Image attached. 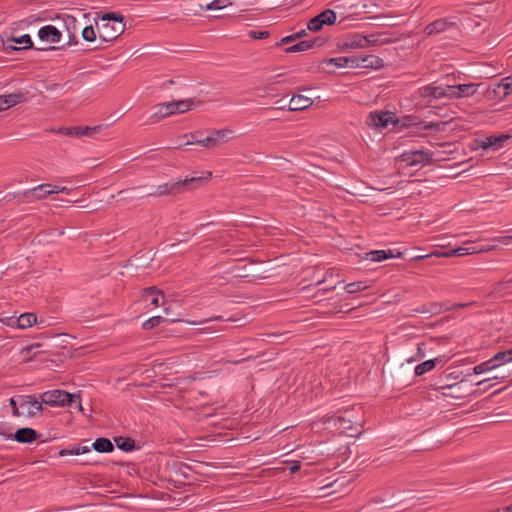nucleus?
<instances>
[{"instance_id": "obj_39", "label": "nucleus", "mask_w": 512, "mask_h": 512, "mask_svg": "<svg viewBox=\"0 0 512 512\" xmlns=\"http://www.w3.org/2000/svg\"><path fill=\"white\" fill-rule=\"evenodd\" d=\"M229 5H231L230 0H213L206 6V9L207 10H220V9L226 8Z\"/></svg>"}, {"instance_id": "obj_7", "label": "nucleus", "mask_w": 512, "mask_h": 512, "mask_svg": "<svg viewBox=\"0 0 512 512\" xmlns=\"http://www.w3.org/2000/svg\"><path fill=\"white\" fill-rule=\"evenodd\" d=\"M395 115L387 111L371 112L367 119V125L374 128H386L390 123H395Z\"/></svg>"}, {"instance_id": "obj_41", "label": "nucleus", "mask_w": 512, "mask_h": 512, "mask_svg": "<svg viewBox=\"0 0 512 512\" xmlns=\"http://www.w3.org/2000/svg\"><path fill=\"white\" fill-rule=\"evenodd\" d=\"M444 91H445L444 98H447L450 100L459 99L457 85H454V86L446 85V86H444Z\"/></svg>"}, {"instance_id": "obj_26", "label": "nucleus", "mask_w": 512, "mask_h": 512, "mask_svg": "<svg viewBox=\"0 0 512 512\" xmlns=\"http://www.w3.org/2000/svg\"><path fill=\"white\" fill-rule=\"evenodd\" d=\"M17 328L25 329L31 327L37 322V317L34 313H24L17 318Z\"/></svg>"}, {"instance_id": "obj_36", "label": "nucleus", "mask_w": 512, "mask_h": 512, "mask_svg": "<svg viewBox=\"0 0 512 512\" xmlns=\"http://www.w3.org/2000/svg\"><path fill=\"white\" fill-rule=\"evenodd\" d=\"M478 250L476 248H465V247H459L457 249L450 250L448 252H445L446 257H453V256H464L468 254H474L477 253Z\"/></svg>"}, {"instance_id": "obj_14", "label": "nucleus", "mask_w": 512, "mask_h": 512, "mask_svg": "<svg viewBox=\"0 0 512 512\" xmlns=\"http://www.w3.org/2000/svg\"><path fill=\"white\" fill-rule=\"evenodd\" d=\"M384 66V62L381 58L368 55L366 57H356L355 68H371V69H380Z\"/></svg>"}, {"instance_id": "obj_9", "label": "nucleus", "mask_w": 512, "mask_h": 512, "mask_svg": "<svg viewBox=\"0 0 512 512\" xmlns=\"http://www.w3.org/2000/svg\"><path fill=\"white\" fill-rule=\"evenodd\" d=\"M416 93L419 97L427 99L429 102L444 98L445 95L444 86H437L434 84L422 86Z\"/></svg>"}, {"instance_id": "obj_38", "label": "nucleus", "mask_w": 512, "mask_h": 512, "mask_svg": "<svg viewBox=\"0 0 512 512\" xmlns=\"http://www.w3.org/2000/svg\"><path fill=\"white\" fill-rule=\"evenodd\" d=\"M512 284V277L509 279H504L502 281L497 282L492 287V293H503L505 290L509 288V285Z\"/></svg>"}, {"instance_id": "obj_40", "label": "nucleus", "mask_w": 512, "mask_h": 512, "mask_svg": "<svg viewBox=\"0 0 512 512\" xmlns=\"http://www.w3.org/2000/svg\"><path fill=\"white\" fill-rule=\"evenodd\" d=\"M163 321H164L163 317L153 316L143 323V328L146 330L152 329V328L158 326Z\"/></svg>"}, {"instance_id": "obj_59", "label": "nucleus", "mask_w": 512, "mask_h": 512, "mask_svg": "<svg viewBox=\"0 0 512 512\" xmlns=\"http://www.w3.org/2000/svg\"><path fill=\"white\" fill-rule=\"evenodd\" d=\"M500 510H501V512H510L509 506H506V507H504V508H502Z\"/></svg>"}, {"instance_id": "obj_61", "label": "nucleus", "mask_w": 512, "mask_h": 512, "mask_svg": "<svg viewBox=\"0 0 512 512\" xmlns=\"http://www.w3.org/2000/svg\"><path fill=\"white\" fill-rule=\"evenodd\" d=\"M465 306H467V304H457V305H455V308H458V307H465Z\"/></svg>"}, {"instance_id": "obj_33", "label": "nucleus", "mask_w": 512, "mask_h": 512, "mask_svg": "<svg viewBox=\"0 0 512 512\" xmlns=\"http://www.w3.org/2000/svg\"><path fill=\"white\" fill-rule=\"evenodd\" d=\"M435 368V360H427L415 367V374L421 376Z\"/></svg>"}, {"instance_id": "obj_35", "label": "nucleus", "mask_w": 512, "mask_h": 512, "mask_svg": "<svg viewBox=\"0 0 512 512\" xmlns=\"http://www.w3.org/2000/svg\"><path fill=\"white\" fill-rule=\"evenodd\" d=\"M368 288H369V285L364 281L349 283L345 286V289L349 294L364 291Z\"/></svg>"}, {"instance_id": "obj_28", "label": "nucleus", "mask_w": 512, "mask_h": 512, "mask_svg": "<svg viewBox=\"0 0 512 512\" xmlns=\"http://www.w3.org/2000/svg\"><path fill=\"white\" fill-rule=\"evenodd\" d=\"M480 84L468 83L457 85L459 99L465 97H471L477 92V88Z\"/></svg>"}, {"instance_id": "obj_43", "label": "nucleus", "mask_w": 512, "mask_h": 512, "mask_svg": "<svg viewBox=\"0 0 512 512\" xmlns=\"http://www.w3.org/2000/svg\"><path fill=\"white\" fill-rule=\"evenodd\" d=\"M448 122H428L423 125L424 130L443 131Z\"/></svg>"}, {"instance_id": "obj_32", "label": "nucleus", "mask_w": 512, "mask_h": 512, "mask_svg": "<svg viewBox=\"0 0 512 512\" xmlns=\"http://www.w3.org/2000/svg\"><path fill=\"white\" fill-rule=\"evenodd\" d=\"M317 16L320 18L323 25H332L337 19L336 13L331 9L324 10Z\"/></svg>"}, {"instance_id": "obj_4", "label": "nucleus", "mask_w": 512, "mask_h": 512, "mask_svg": "<svg viewBox=\"0 0 512 512\" xmlns=\"http://www.w3.org/2000/svg\"><path fill=\"white\" fill-rule=\"evenodd\" d=\"M69 192L70 189L68 187L45 183L24 191L23 196L27 201L32 202L46 199L49 195L52 194H68Z\"/></svg>"}, {"instance_id": "obj_46", "label": "nucleus", "mask_w": 512, "mask_h": 512, "mask_svg": "<svg viewBox=\"0 0 512 512\" xmlns=\"http://www.w3.org/2000/svg\"><path fill=\"white\" fill-rule=\"evenodd\" d=\"M57 132L66 136H79L80 130L79 127H62Z\"/></svg>"}, {"instance_id": "obj_2", "label": "nucleus", "mask_w": 512, "mask_h": 512, "mask_svg": "<svg viewBox=\"0 0 512 512\" xmlns=\"http://www.w3.org/2000/svg\"><path fill=\"white\" fill-rule=\"evenodd\" d=\"M330 421H333L334 426L340 429L341 432H346L348 436L354 437L362 433L363 420L361 418L354 419L349 413L345 416H324L322 418L324 424Z\"/></svg>"}, {"instance_id": "obj_57", "label": "nucleus", "mask_w": 512, "mask_h": 512, "mask_svg": "<svg viewBox=\"0 0 512 512\" xmlns=\"http://www.w3.org/2000/svg\"><path fill=\"white\" fill-rule=\"evenodd\" d=\"M429 256H435V257H446L445 253L434 251Z\"/></svg>"}, {"instance_id": "obj_21", "label": "nucleus", "mask_w": 512, "mask_h": 512, "mask_svg": "<svg viewBox=\"0 0 512 512\" xmlns=\"http://www.w3.org/2000/svg\"><path fill=\"white\" fill-rule=\"evenodd\" d=\"M37 433L32 428L18 429L14 434V439L20 443H31L36 440Z\"/></svg>"}, {"instance_id": "obj_44", "label": "nucleus", "mask_w": 512, "mask_h": 512, "mask_svg": "<svg viewBox=\"0 0 512 512\" xmlns=\"http://www.w3.org/2000/svg\"><path fill=\"white\" fill-rule=\"evenodd\" d=\"M323 23L321 22L320 18L318 16H315L308 22V29L312 32H318L322 29Z\"/></svg>"}, {"instance_id": "obj_11", "label": "nucleus", "mask_w": 512, "mask_h": 512, "mask_svg": "<svg viewBox=\"0 0 512 512\" xmlns=\"http://www.w3.org/2000/svg\"><path fill=\"white\" fill-rule=\"evenodd\" d=\"M33 47L31 37L28 34H24L20 37H12L6 43V50H22Z\"/></svg>"}, {"instance_id": "obj_6", "label": "nucleus", "mask_w": 512, "mask_h": 512, "mask_svg": "<svg viewBox=\"0 0 512 512\" xmlns=\"http://www.w3.org/2000/svg\"><path fill=\"white\" fill-rule=\"evenodd\" d=\"M19 407L24 416L34 417L42 411V402L32 395H21L19 396Z\"/></svg>"}, {"instance_id": "obj_3", "label": "nucleus", "mask_w": 512, "mask_h": 512, "mask_svg": "<svg viewBox=\"0 0 512 512\" xmlns=\"http://www.w3.org/2000/svg\"><path fill=\"white\" fill-rule=\"evenodd\" d=\"M202 177H193V178H186L184 180L172 182V183H164L148 194V196L151 197H161V196H168V195H177L180 193L185 192L189 189V185L201 181Z\"/></svg>"}, {"instance_id": "obj_56", "label": "nucleus", "mask_w": 512, "mask_h": 512, "mask_svg": "<svg viewBox=\"0 0 512 512\" xmlns=\"http://www.w3.org/2000/svg\"><path fill=\"white\" fill-rule=\"evenodd\" d=\"M72 404H75V407L77 408L78 411H81V412L83 411V407H82L79 395H78V398H75V401Z\"/></svg>"}, {"instance_id": "obj_8", "label": "nucleus", "mask_w": 512, "mask_h": 512, "mask_svg": "<svg viewBox=\"0 0 512 512\" xmlns=\"http://www.w3.org/2000/svg\"><path fill=\"white\" fill-rule=\"evenodd\" d=\"M433 154L423 150H415L405 152L402 155V160L409 166H417L427 164L432 161Z\"/></svg>"}, {"instance_id": "obj_60", "label": "nucleus", "mask_w": 512, "mask_h": 512, "mask_svg": "<svg viewBox=\"0 0 512 512\" xmlns=\"http://www.w3.org/2000/svg\"><path fill=\"white\" fill-rule=\"evenodd\" d=\"M324 281H325V277L320 279V280H318L317 281V285H320V284L324 283Z\"/></svg>"}, {"instance_id": "obj_15", "label": "nucleus", "mask_w": 512, "mask_h": 512, "mask_svg": "<svg viewBox=\"0 0 512 512\" xmlns=\"http://www.w3.org/2000/svg\"><path fill=\"white\" fill-rule=\"evenodd\" d=\"M510 138L509 135H492L489 137H486L484 140H482L479 144V147L483 150H487L489 148H493L495 150L501 148L503 146V143L507 141Z\"/></svg>"}, {"instance_id": "obj_19", "label": "nucleus", "mask_w": 512, "mask_h": 512, "mask_svg": "<svg viewBox=\"0 0 512 512\" xmlns=\"http://www.w3.org/2000/svg\"><path fill=\"white\" fill-rule=\"evenodd\" d=\"M402 253L397 252V254L393 253V250H374L366 253V258L373 262H381L385 259L401 257Z\"/></svg>"}, {"instance_id": "obj_31", "label": "nucleus", "mask_w": 512, "mask_h": 512, "mask_svg": "<svg viewBox=\"0 0 512 512\" xmlns=\"http://www.w3.org/2000/svg\"><path fill=\"white\" fill-rule=\"evenodd\" d=\"M492 361L494 362V364H498V366L502 365V364H505V363L511 362L512 361V356H511L510 349H508L506 351H501V352L496 353L492 357Z\"/></svg>"}, {"instance_id": "obj_45", "label": "nucleus", "mask_w": 512, "mask_h": 512, "mask_svg": "<svg viewBox=\"0 0 512 512\" xmlns=\"http://www.w3.org/2000/svg\"><path fill=\"white\" fill-rule=\"evenodd\" d=\"M498 88H502L504 91V95H508L512 92V79L504 78L499 84Z\"/></svg>"}, {"instance_id": "obj_17", "label": "nucleus", "mask_w": 512, "mask_h": 512, "mask_svg": "<svg viewBox=\"0 0 512 512\" xmlns=\"http://www.w3.org/2000/svg\"><path fill=\"white\" fill-rule=\"evenodd\" d=\"M24 100V95L20 92L8 95H0V111L13 107Z\"/></svg>"}, {"instance_id": "obj_54", "label": "nucleus", "mask_w": 512, "mask_h": 512, "mask_svg": "<svg viewBox=\"0 0 512 512\" xmlns=\"http://www.w3.org/2000/svg\"><path fill=\"white\" fill-rule=\"evenodd\" d=\"M294 40H296V36H294V34H292L290 36L282 38L280 43H279V45L284 44V43H288V42H292Z\"/></svg>"}, {"instance_id": "obj_30", "label": "nucleus", "mask_w": 512, "mask_h": 512, "mask_svg": "<svg viewBox=\"0 0 512 512\" xmlns=\"http://www.w3.org/2000/svg\"><path fill=\"white\" fill-rule=\"evenodd\" d=\"M117 447L123 451H132L135 447V442L131 438L117 437L114 439Z\"/></svg>"}, {"instance_id": "obj_10", "label": "nucleus", "mask_w": 512, "mask_h": 512, "mask_svg": "<svg viewBox=\"0 0 512 512\" xmlns=\"http://www.w3.org/2000/svg\"><path fill=\"white\" fill-rule=\"evenodd\" d=\"M142 297L146 301H150V304L154 307L165 306L164 294L161 290L155 286L145 288L142 291Z\"/></svg>"}, {"instance_id": "obj_13", "label": "nucleus", "mask_w": 512, "mask_h": 512, "mask_svg": "<svg viewBox=\"0 0 512 512\" xmlns=\"http://www.w3.org/2000/svg\"><path fill=\"white\" fill-rule=\"evenodd\" d=\"M312 104L313 99L301 94H296L290 99L288 111H302L312 106Z\"/></svg>"}, {"instance_id": "obj_52", "label": "nucleus", "mask_w": 512, "mask_h": 512, "mask_svg": "<svg viewBox=\"0 0 512 512\" xmlns=\"http://www.w3.org/2000/svg\"><path fill=\"white\" fill-rule=\"evenodd\" d=\"M40 346H41V345H40L39 343H35V344H33V345H30V346H28V347L24 348V349L22 350V352H23V353H26V354H29L30 352H33V351H35V352H36V350H37L38 348H40Z\"/></svg>"}, {"instance_id": "obj_63", "label": "nucleus", "mask_w": 512, "mask_h": 512, "mask_svg": "<svg viewBox=\"0 0 512 512\" xmlns=\"http://www.w3.org/2000/svg\"><path fill=\"white\" fill-rule=\"evenodd\" d=\"M506 239H512V236L503 237V242H505Z\"/></svg>"}, {"instance_id": "obj_22", "label": "nucleus", "mask_w": 512, "mask_h": 512, "mask_svg": "<svg viewBox=\"0 0 512 512\" xmlns=\"http://www.w3.org/2000/svg\"><path fill=\"white\" fill-rule=\"evenodd\" d=\"M200 132L199 131H196L194 133H191L190 134V137H191V140H188L185 145H192V144H199L203 147H206V148H209V149H214L216 148V145H215V139H213V136L212 134H210L209 136H207L206 138L204 139H198L197 138V135L199 134Z\"/></svg>"}, {"instance_id": "obj_34", "label": "nucleus", "mask_w": 512, "mask_h": 512, "mask_svg": "<svg viewBox=\"0 0 512 512\" xmlns=\"http://www.w3.org/2000/svg\"><path fill=\"white\" fill-rule=\"evenodd\" d=\"M91 452V448L89 446H78L73 449H62L59 452L60 456H67V455H80Z\"/></svg>"}, {"instance_id": "obj_1", "label": "nucleus", "mask_w": 512, "mask_h": 512, "mask_svg": "<svg viewBox=\"0 0 512 512\" xmlns=\"http://www.w3.org/2000/svg\"><path fill=\"white\" fill-rule=\"evenodd\" d=\"M101 23H97V30L100 40L111 42L116 40L124 31L123 15L116 12H108L101 16Z\"/></svg>"}, {"instance_id": "obj_55", "label": "nucleus", "mask_w": 512, "mask_h": 512, "mask_svg": "<svg viewBox=\"0 0 512 512\" xmlns=\"http://www.w3.org/2000/svg\"><path fill=\"white\" fill-rule=\"evenodd\" d=\"M222 317L221 316H215V317H212L210 319H207V320H204V321H200V322H196V321H193V322H189L190 324H193V325H197V324H203V323H206L208 321H213V320H221Z\"/></svg>"}, {"instance_id": "obj_16", "label": "nucleus", "mask_w": 512, "mask_h": 512, "mask_svg": "<svg viewBox=\"0 0 512 512\" xmlns=\"http://www.w3.org/2000/svg\"><path fill=\"white\" fill-rule=\"evenodd\" d=\"M322 44H323V41L321 38H314L312 40H304L295 45L287 47L285 49V52L286 53L303 52V51L309 50L315 46H321Z\"/></svg>"}, {"instance_id": "obj_50", "label": "nucleus", "mask_w": 512, "mask_h": 512, "mask_svg": "<svg viewBox=\"0 0 512 512\" xmlns=\"http://www.w3.org/2000/svg\"><path fill=\"white\" fill-rule=\"evenodd\" d=\"M17 318L16 317H6V318H0V322L10 326V327H17Z\"/></svg>"}, {"instance_id": "obj_12", "label": "nucleus", "mask_w": 512, "mask_h": 512, "mask_svg": "<svg viewBox=\"0 0 512 512\" xmlns=\"http://www.w3.org/2000/svg\"><path fill=\"white\" fill-rule=\"evenodd\" d=\"M61 32L53 25H46L39 29L38 37L42 41L58 43L61 40Z\"/></svg>"}, {"instance_id": "obj_24", "label": "nucleus", "mask_w": 512, "mask_h": 512, "mask_svg": "<svg viewBox=\"0 0 512 512\" xmlns=\"http://www.w3.org/2000/svg\"><path fill=\"white\" fill-rule=\"evenodd\" d=\"M213 139H215L216 147L220 146L222 142L228 141L233 138V131L231 129H219L211 132Z\"/></svg>"}, {"instance_id": "obj_49", "label": "nucleus", "mask_w": 512, "mask_h": 512, "mask_svg": "<svg viewBox=\"0 0 512 512\" xmlns=\"http://www.w3.org/2000/svg\"><path fill=\"white\" fill-rule=\"evenodd\" d=\"M101 128H102L101 125L94 126V127H89V126L79 127V130H80L79 136L91 135L92 132L99 131Z\"/></svg>"}, {"instance_id": "obj_53", "label": "nucleus", "mask_w": 512, "mask_h": 512, "mask_svg": "<svg viewBox=\"0 0 512 512\" xmlns=\"http://www.w3.org/2000/svg\"><path fill=\"white\" fill-rule=\"evenodd\" d=\"M299 469H300V462L299 461H294L292 463V465L289 467L290 473H295V472L299 471Z\"/></svg>"}, {"instance_id": "obj_48", "label": "nucleus", "mask_w": 512, "mask_h": 512, "mask_svg": "<svg viewBox=\"0 0 512 512\" xmlns=\"http://www.w3.org/2000/svg\"><path fill=\"white\" fill-rule=\"evenodd\" d=\"M370 37L371 40L368 37H364V40L369 43L371 42V45L384 44L388 41L386 38H382L381 35H371Z\"/></svg>"}, {"instance_id": "obj_51", "label": "nucleus", "mask_w": 512, "mask_h": 512, "mask_svg": "<svg viewBox=\"0 0 512 512\" xmlns=\"http://www.w3.org/2000/svg\"><path fill=\"white\" fill-rule=\"evenodd\" d=\"M250 36L254 39H264L268 36V32L267 31H260V32L252 31L250 33Z\"/></svg>"}, {"instance_id": "obj_20", "label": "nucleus", "mask_w": 512, "mask_h": 512, "mask_svg": "<svg viewBox=\"0 0 512 512\" xmlns=\"http://www.w3.org/2000/svg\"><path fill=\"white\" fill-rule=\"evenodd\" d=\"M452 24L447 19H438L425 27V33L427 35L437 34L446 31Z\"/></svg>"}, {"instance_id": "obj_64", "label": "nucleus", "mask_w": 512, "mask_h": 512, "mask_svg": "<svg viewBox=\"0 0 512 512\" xmlns=\"http://www.w3.org/2000/svg\"><path fill=\"white\" fill-rule=\"evenodd\" d=\"M212 176V173L211 172H207V175L205 178H210Z\"/></svg>"}, {"instance_id": "obj_5", "label": "nucleus", "mask_w": 512, "mask_h": 512, "mask_svg": "<svg viewBox=\"0 0 512 512\" xmlns=\"http://www.w3.org/2000/svg\"><path fill=\"white\" fill-rule=\"evenodd\" d=\"M75 398H78L77 394H70L64 390L46 391L40 395L42 405L45 404L49 406L72 405Z\"/></svg>"}, {"instance_id": "obj_18", "label": "nucleus", "mask_w": 512, "mask_h": 512, "mask_svg": "<svg viewBox=\"0 0 512 512\" xmlns=\"http://www.w3.org/2000/svg\"><path fill=\"white\" fill-rule=\"evenodd\" d=\"M153 110H154V113L152 115V118H154L156 120H160L165 117L176 114L174 111L172 102L156 104L153 107Z\"/></svg>"}, {"instance_id": "obj_25", "label": "nucleus", "mask_w": 512, "mask_h": 512, "mask_svg": "<svg viewBox=\"0 0 512 512\" xmlns=\"http://www.w3.org/2000/svg\"><path fill=\"white\" fill-rule=\"evenodd\" d=\"M356 57H337L331 58L327 61V64L334 65L338 68L351 67L355 68Z\"/></svg>"}, {"instance_id": "obj_62", "label": "nucleus", "mask_w": 512, "mask_h": 512, "mask_svg": "<svg viewBox=\"0 0 512 512\" xmlns=\"http://www.w3.org/2000/svg\"><path fill=\"white\" fill-rule=\"evenodd\" d=\"M169 309H170L169 307H165V308H164V312H165L166 314H168V313H169Z\"/></svg>"}, {"instance_id": "obj_42", "label": "nucleus", "mask_w": 512, "mask_h": 512, "mask_svg": "<svg viewBox=\"0 0 512 512\" xmlns=\"http://www.w3.org/2000/svg\"><path fill=\"white\" fill-rule=\"evenodd\" d=\"M82 37L87 42H93L96 40V33L93 26H87L82 30Z\"/></svg>"}, {"instance_id": "obj_37", "label": "nucleus", "mask_w": 512, "mask_h": 512, "mask_svg": "<svg viewBox=\"0 0 512 512\" xmlns=\"http://www.w3.org/2000/svg\"><path fill=\"white\" fill-rule=\"evenodd\" d=\"M498 367V364H494V362L492 361V358L479 364V365H476L473 369L474 373L475 374H482L486 371H490L492 369H495Z\"/></svg>"}, {"instance_id": "obj_58", "label": "nucleus", "mask_w": 512, "mask_h": 512, "mask_svg": "<svg viewBox=\"0 0 512 512\" xmlns=\"http://www.w3.org/2000/svg\"><path fill=\"white\" fill-rule=\"evenodd\" d=\"M306 34V31L305 30H301L300 32H297L294 34V36H296V39L304 36Z\"/></svg>"}, {"instance_id": "obj_23", "label": "nucleus", "mask_w": 512, "mask_h": 512, "mask_svg": "<svg viewBox=\"0 0 512 512\" xmlns=\"http://www.w3.org/2000/svg\"><path fill=\"white\" fill-rule=\"evenodd\" d=\"M175 113H185L197 107L200 102L194 99H184L179 101H172Z\"/></svg>"}, {"instance_id": "obj_27", "label": "nucleus", "mask_w": 512, "mask_h": 512, "mask_svg": "<svg viewBox=\"0 0 512 512\" xmlns=\"http://www.w3.org/2000/svg\"><path fill=\"white\" fill-rule=\"evenodd\" d=\"M92 447L94 450L100 453L112 452L114 449L112 442L107 438H97Z\"/></svg>"}, {"instance_id": "obj_29", "label": "nucleus", "mask_w": 512, "mask_h": 512, "mask_svg": "<svg viewBox=\"0 0 512 512\" xmlns=\"http://www.w3.org/2000/svg\"><path fill=\"white\" fill-rule=\"evenodd\" d=\"M439 389L450 391V392H443V395L445 397L461 399L465 396L464 393L461 391L459 384L444 385V386H440Z\"/></svg>"}, {"instance_id": "obj_47", "label": "nucleus", "mask_w": 512, "mask_h": 512, "mask_svg": "<svg viewBox=\"0 0 512 512\" xmlns=\"http://www.w3.org/2000/svg\"><path fill=\"white\" fill-rule=\"evenodd\" d=\"M9 404L12 408V414L15 416V417H19V416H22L23 413H21V408L18 407L19 406V397L17 399L15 398H10L9 400Z\"/></svg>"}]
</instances>
